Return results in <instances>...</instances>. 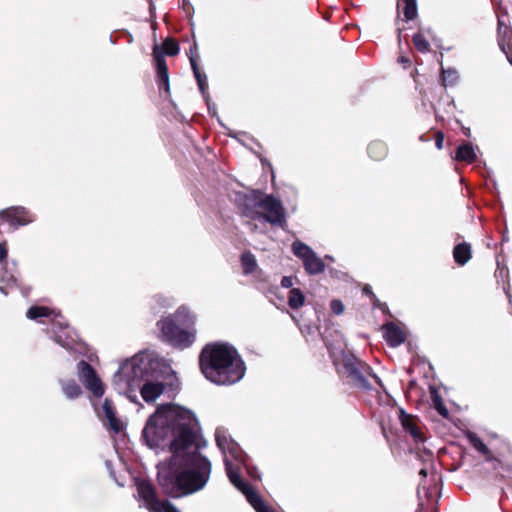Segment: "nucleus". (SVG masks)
I'll return each mask as SVG.
<instances>
[{"instance_id":"f3484780","label":"nucleus","mask_w":512,"mask_h":512,"mask_svg":"<svg viewBox=\"0 0 512 512\" xmlns=\"http://www.w3.org/2000/svg\"><path fill=\"white\" fill-rule=\"evenodd\" d=\"M401 423L405 431H407L416 442H422L424 440L414 419L410 415L405 414L404 411H401Z\"/></svg>"},{"instance_id":"412c9836","label":"nucleus","mask_w":512,"mask_h":512,"mask_svg":"<svg viewBox=\"0 0 512 512\" xmlns=\"http://www.w3.org/2000/svg\"><path fill=\"white\" fill-rule=\"evenodd\" d=\"M507 40V46L509 47L512 41V32L510 28L503 22V20L498 18V42L502 51H505Z\"/></svg>"},{"instance_id":"7c9ffc66","label":"nucleus","mask_w":512,"mask_h":512,"mask_svg":"<svg viewBox=\"0 0 512 512\" xmlns=\"http://www.w3.org/2000/svg\"><path fill=\"white\" fill-rule=\"evenodd\" d=\"M6 258H7V249H6L4 243H0V263L6 265L7 264Z\"/></svg>"},{"instance_id":"ea45409f","label":"nucleus","mask_w":512,"mask_h":512,"mask_svg":"<svg viewBox=\"0 0 512 512\" xmlns=\"http://www.w3.org/2000/svg\"><path fill=\"white\" fill-rule=\"evenodd\" d=\"M400 61H401L402 63H406L408 60H407L406 58H404V57H401V58H400Z\"/></svg>"},{"instance_id":"c756f323","label":"nucleus","mask_w":512,"mask_h":512,"mask_svg":"<svg viewBox=\"0 0 512 512\" xmlns=\"http://www.w3.org/2000/svg\"><path fill=\"white\" fill-rule=\"evenodd\" d=\"M331 310L333 311V313H335L336 315H340L344 312V305L343 303L340 301V300H333L331 302Z\"/></svg>"},{"instance_id":"2f4dec72","label":"nucleus","mask_w":512,"mask_h":512,"mask_svg":"<svg viewBox=\"0 0 512 512\" xmlns=\"http://www.w3.org/2000/svg\"><path fill=\"white\" fill-rule=\"evenodd\" d=\"M1 281H5L7 283V285L11 286V285H14L16 284V278L13 274H10V275H6V274H3L1 276Z\"/></svg>"},{"instance_id":"1a4fd4ad","label":"nucleus","mask_w":512,"mask_h":512,"mask_svg":"<svg viewBox=\"0 0 512 512\" xmlns=\"http://www.w3.org/2000/svg\"><path fill=\"white\" fill-rule=\"evenodd\" d=\"M136 500L141 507H145L149 512H180L169 501H161L156 494L153 485L145 479H137L135 482Z\"/></svg>"},{"instance_id":"9d476101","label":"nucleus","mask_w":512,"mask_h":512,"mask_svg":"<svg viewBox=\"0 0 512 512\" xmlns=\"http://www.w3.org/2000/svg\"><path fill=\"white\" fill-rule=\"evenodd\" d=\"M291 250L293 254L302 261L304 269L308 274L317 275L325 270L323 260L311 247L300 240H295L292 243Z\"/></svg>"},{"instance_id":"a878e982","label":"nucleus","mask_w":512,"mask_h":512,"mask_svg":"<svg viewBox=\"0 0 512 512\" xmlns=\"http://www.w3.org/2000/svg\"><path fill=\"white\" fill-rule=\"evenodd\" d=\"M305 303V296L298 288H292L288 293V305L291 309H299Z\"/></svg>"},{"instance_id":"cd10ccee","label":"nucleus","mask_w":512,"mask_h":512,"mask_svg":"<svg viewBox=\"0 0 512 512\" xmlns=\"http://www.w3.org/2000/svg\"><path fill=\"white\" fill-rule=\"evenodd\" d=\"M467 438H468L470 444L477 451H479L480 453H482L483 455H485L487 457L490 456V451H489L488 447L482 442V440L475 433L469 432L467 434Z\"/></svg>"},{"instance_id":"c85d7f7f","label":"nucleus","mask_w":512,"mask_h":512,"mask_svg":"<svg viewBox=\"0 0 512 512\" xmlns=\"http://www.w3.org/2000/svg\"><path fill=\"white\" fill-rule=\"evenodd\" d=\"M163 51L166 55H169V56H175L178 54L179 52V45L177 44V42H175L173 39L171 38H167L164 42H163Z\"/></svg>"},{"instance_id":"393cba45","label":"nucleus","mask_w":512,"mask_h":512,"mask_svg":"<svg viewBox=\"0 0 512 512\" xmlns=\"http://www.w3.org/2000/svg\"><path fill=\"white\" fill-rule=\"evenodd\" d=\"M368 154L374 160H382L387 155V147L382 141H373L368 146Z\"/></svg>"},{"instance_id":"9b49d317","label":"nucleus","mask_w":512,"mask_h":512,"mask_svg":"<svg viewBox=\"0 0 512 512\" xmlns=\"http://www.w3.org/2000/svg\"><path fill=\"white\" fill-rule=\"evenodd\" d=\"M77 374L79 380L95 397L100 398L105 393L103 382L96 374L95 370L85 361H80L77 365Z\"/></svg>"},{"instance_id":"f704fd0d","label":"nucleus","mask_w":512,"mask_h":512,"mask_svg":"<svg viewBox=\"0 0 512 512\" xmlns=\"http://www.w3.org/2000/svg\"><path fill=\"white\" fill-rule=\"evenodd\" d=\"M197 50H198L197 44H196V43H194V44H193V46L190 48V54H191V55H190V58H191V57L195 58V57H194V54H196V53H197Z\"/></svg>"},{"instance_id":"4be33fe9","label":"nucleus","mask_w":512,"mask_h":512,"mask_svg":"<svg viewBox=\"0 0 512 512\" xmlns=\"http://www.w3.org/2000/svg\"><path fill=\"white\" fill-rule=\"evenodd\" d=\"M398 9H402L405 19L407 21L413 20L417 16V2L416 0H398Z\"/></svg>"},{"instance_id":"2eb2a0df","label":"nucleus","mask_w":512,"mask_h":512,"mask_svg":"<svg viewBox=\"0 0 512 512\" xmlns=\"http://www.w3.org/2000/svg\"><path fill=\"white\" fill-rule=\"evenodd\" d=\"M433 38L434 33L431 28H422L413 36V43L419 52L426 53L430 50L429 39Z\"/></svg>"},{"instance_id":"423d86ee","label":"nucleus","mask_w":512,"mask_h":512,"mask_svg":"<svg viewBox=\"0 0 512 512\" xmlns=\"http://www.w3.org/2000/svg\"><path fill=\"white\" fill-rule=\"evenodd\" d=\"M243 214L253 220H263L280 227H284L286 223V211L282 202L258 190L244 197Z\"/></svg>"},{"instance_id":"a211bd4d","label":"nucleus","mask_w":512,"mask_h":512,"mask_svg":"<svg viewBox=\"0 0 512 512\" xmlns=\"http://www.w3.org/2000/svg\"><path fill=\"white\" fill-rule=\"evenodd\" d=\"M456 160L472 163L476 160V148L471 143L460 145L456 151Z\"/></svg>"},{"instance_id":"5701e85b","label":"nucleus","mask_w":512,"mask_h":512,"mask_svg":"<svg viewBox=\"0 0 512 512\" xmlns=\"http://www.w3.org/2000/svg\"><path fill=\"white\" fill-rule=\"evenodd\" d=\"M240 260L243 274L250 275L257 270V260L256 257L251 252H244L241 255Z\"/></svg>"},{"instance_id":"58836bf2","label":"nucleus","mask_w":512,"mask_h":512,"mask_svg":"<svg viewBox=\"0 0 512 512\" xmlns=\"http://www.w3.org/2000/svg\"><path fill=\"white\" fill-rule=\"evenodd\" d=\"M0 292H2L3 294H7V291H5L4 289V286L3 285H0Z\"/></svg>"},{"instance_id":"37998d69","label":"nucleus","mask_w":512,"mask_h":512,"mask_svg":"<svg viewBox=\"0 0 512 512\" xmlns=\"http://www.w3.org/2000/svg\"><path fill=\"white\" fill-rule=\"evenodd\" d=\"M326 258L329 260H333V258L331 256H326Z\"/></svg>"},{"instance_id":"dca6fc26","label":"nucleus","mask_w":512,"mask_h":512,"mask_svg":"<svg viewBox=\"0 0 512 512\" xmlns=\"http://www.w3.org/2000/svg\"><path fill=\"white\" fill-rule=\"evenodd\" d=\"M154 58L156 62L158 77L160 81L163 83L165 90L169 91V76H168V68L166 62L163 58V55L159 54L158 47L154 48Z\"/></svg>"},{"instance_id":"39448f33","label":"nucleus","mask_w":512,"mask_h":512,"mask_svg":"<svg viewBox=\"0 0 512 512\" xmlns=\"http://www.w3.org/2000/svg\"><path fill=\"white\" fill-rule=\"evenodd\" d=\"M196 321V314L187 305H181L174 313L162 318L158 327L171 346L186 349L196 340Z\"/></svg>"},{"instance_id":"ddd939ff","label":"nucleus","mask_w":512,"mask_h":512,"mask_svg":"<svg viewBox=\"0 0 512 512\" xmlns=\"http://www.w3.org/2000/svg\"><path fill=\"white\" fill-rule=\"evenodd\" d=\"M100 416L102 418L104 425L111 429L113 432L118 433L121 430V423L116 417L114 406L112 405L110 400H104L101 407Z\"/></svg>"},{"instance_id":"b1692460","label":"nucleus","mask_w":512,"mask_h":512,"mask_svg":"<svg viewBox=\"0 0 512 512\" xmlns=\"http://www.w3.org/2000/svg\"><path fill=\"white\" fill-rule=\"evenodd\" d=\"M60 384L62 392L68 399H76L82 393L80 386L74 380L60 381Z\"/></svg>"},{"instance_id":"72a5a7b5","label":"nucleus","mask_w":512,"mask_h":512,"mask_svg":"<svg viewBox=\"0 0 512 512\" xmlns=\"http://www.w3.org/2000/svg\"><path fill=\"white\" fill-rule=\"evenodd\" d=\"M443 143L444 135L442 133H437L435 145L439 150L443 148Z\"/></svg>"},{"instance_id":"bb28decb","label":"nucleus","mask_w":512,"mask_h":512,"mask_svg":"<svg viewBox=\"0 0 512 512\" xmlns=\"http://www.w3.org/2000/svg\"><path fill=\"white\" fill-rule=\"evenodd\" d=\"M459 80L458 71L454 68H443L442 67V82L444 86H453Z\"/></svg>"},{"instance_id":"a19ab883","label":"nucleus","mask_w":512,"mask_h":512,"mask_svg":"<svg viewBox=\"0 0 512 512\" xmlns=\"http://www.w3.org/2000/svg\"><path fill=\"white\" fill-rule=\"evenodd\" d=\"M440 411V414H443V415H446L447 414V411L445 409L443 410H439Z\"/></svg>"},{"instance_id":"4468645a","label":"nucleus","mask_w":512,"mask_h":512,"mask_svg":"<svg viewBox=\"0 0 512 512\" xmlns=\"http://www.w3.org/2000/svg\"><path fill=\"white\" fill-rule=\"evenodd\" d=\"M383 337L391 347L400 346L406 339L405 332L395 323H387L383 325Z\"/></svg>"},{"instance_id":"7ed1b4c3","label":"nucleus","mask_w":512,"mask_h":512,"mask_svg":"<svg viewBox=\"0 0 512 512\" xmlns=\"http://www.w3.org/2000/svg\"><path fill=\"white\" fill-rule=\"evenodd\" d=\"M200 368L206 379L217 385L235 384L246 372L238 351L227 343L206 345L200 354Z\"/></svg>"},{"instance_id":"f03ea898","label":"nucleus","mask_w":512,"mask_h":512,"mask_svg":"<svg viewBox=\"0 0 512 512\" xmlns=\"http://www.w3.org/2000/svg\"><path fill=\"white\" fill-rule=\"evenodd\" d=\"M167 360L153 351H141L123 362L113 375L112 385L130 401L137 402V390L143 400L155 402L164 392L160 378L172 373Z\"/></svg>"},{"instance_id":"6e6552de","label":"nucleus","mask_w":512,"mask_h":512,"mask_svg":"<svg viewBox=\"0 0 512 512\" xmlns=\"http://www.w3.org/2000/svg\"><path fill=\"white\" fill-rule=\"evenodd\" d=\"M335 365L342 368L343 373L350 378L352 384L357 388L369 390L371 388L367 377H371L377 384L382 385L380 378L374 374L371 368L359 361L353 354L334 347H328Z\"/></svg>"},{"instance_id":"4c0bfd02","label":"nucleus","mask_w":512,"mask_h":512,"mask_svg":"<svg viewBox=\"0 0 512 512\" xmlns=\"http://www.w3.org/2000/svg\"><path fill=\"white\" fill-rule=\"evenodd\" d=\"M419 474L422 476V477H426L427 476V469H421Z\"/></svg>"},{"instance_id":"79ce46f5","label":"nucleus","mask_w":512,"mask_h":512,"mask_svg":"<svg viewBox=\"0 0 512 512\" xmlns=\"http://www.w3.org/2000/svg\"><path fill=\"white\" fill-rule=\"evenodd\" d=\"M364 292L368 293V292H369V288H368V287H365V288H364Z\"/></svg>"},{"instance_id":"aec40b11","label":"nucleus","mask_w":512,"mask_h":512,"mask_svg":"<svg viewBox=\"0 0 512 512\" xmlns=\"http://www.w3.org/2000/svg\"><path fill=\"white\" fill-rule=\"evenodd\" d=\"M190 64H191V68L193 70L194 76L197 80L199 90H200L201 94L206 98L207 97V89H208L207 77L205 74L201 73L196 58L191 57Z\"/></svg>"},{"instance_id":"20e7f679","label":"nucleus","mask_w":512,"mask_h":512,"mask_svg":"<svg viewBox=\"0 0 512 512\" xmlns=\"http://www.w3.org/2000/svg\"><path fill=\"white\" fill-rule=\"evenodd\" d=\"M215 440L223 454L225 469L230 482L245 495L247 501L257 512H273L265 505L258 493L240 478L239 471L241 466L247 468L250 476L257 479L260 476L256 468L247 466L244 452L231 438L228 431L222 427L217 428Z\"/></svg>"},{"instance_id":"6ab92c4d","label":"nucleus","mask_w":512,"mask_h":512,"mask_svg":"<svg viewBox=\"0 0 512 512\" xmlns=\"http://www.w3.org/2000/svg\"><path fill=\"white\" fill-rule=\"evenodd\" d=\"M453 257L457 264L465 265L471 259V247L467 243H461L454 247Z\"/></svg>"},{"instance_id":"f8f14e48","label":"nucleus","mask_w":512,"mask_h":512,"mask_svg":"<svg viewBox=\"0 0 512 512\" xmlns=\"http://www.w3.org/2000/svg\"><path fill=\"white\" fill-rule=\"evenodd\" d=\"M0 218L6 219L13 226H23L34 220L33 215L24 207H10L0 211Z\"/></svg>"},{"instance_id":"f257e3e1","label":"nucleus","mask_w":512,"mask_h":512,"mask_svg":"<svg viewBox=\"0 0 512 512\" xmlns=\"http://www.w3.org/2000/svg\"><path fill=\"white\" fill-rule=\"evenodd\" d=\"M199 423L195 413L178 404L159 405L148 418L143 439L152 449L169 447L168 465L158 466V481L164 493L173 498L195 493L205 487L211 475V462L198 450Z\"/></svg>"},{"instance_id":"0eeeda50","label":"nucleus","mask_w":512,"mask_h":512,"mask_svg":"<svg viewBox=\"0 0 512 512\" xmlns=\"http://www.w3.org/2000/svg\"><path fill=\"white\" fill-rule=\"evenodd\" d=\"M26 317L41 324L51 323V338L67 350H76L78 346L77 335L70 328L62 316L46 306H31Z\"/></svg>"},{"instance_id":"e433bc0d","label":"nucleus","mask_w":512,"mask_h":512,"mask_svg":"<svg viewBox=\"0 0 512 512\" xmlns=\"http://www.w3.org/2000/svg\"><path fill=\"white\" fill-rule=\"evenodd\" d=\"M163 300L165 301V303L163 304L164 306L169 307L172 305V301L170 299L164 298Z\"/></svg>"},{"instance_id":"c9c22d12","label":"nucleus","mask_w":512,"mask_h":512,"mask_svg":"<svg viewBox=\"0 0 512 512\" xmlns=\"http://www.w3.org/2000/svg\"><path fill=\"white\" fill-rule=\"evenodd\" d=\"M503 52L506 54L509 63L512 65V52L510 51V49H505V51Z\"/></svg>"},{"instance_id":"473e14b6","label":"nucleus","mask_w":512,"mask_h":512,"mask_svg":"<svg viewBox=\"0 0 512 512\" xmlns=\"http://www.w3.org/2000/svg\"><path fill=\"white\" fill-rule=\"evenodd\" d=\"M283 288H291L293 286V278L291 276H284L281 280Z\"/></svg>"}]
</instances>
